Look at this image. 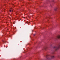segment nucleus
Masks as SVG:
<instances>
[{
  "instance_id": "nucleus-1",
  "label": "nucleus",
  "mask_w": 60,
  "mask_h": 60,
  "mask_svg": "<svg viewBox=\"0 0 60 60\" xmlns=\"http://www.w3.org/2000/svg\"><path fill=\"white\" fill-rule=\"evenodd\" d=\"M44 56L47 59V60H49V59H50V57L52 59H53V58H54L55 57V56H54V55L53 54H52L51 56H49V55H46V56Z\"/></svg>"
},
{
  "instance_id": "nucleus-2",
  "label": "nucleus",
  "mask_w": 60,
  "mask_h": 60,
  "mask_svg": "<svg viewBox=\"0 0 60 60\" xmlns=\"http://www.w3.org/2000/svg\"><path fill=\"white\" fill-rule=\"evenodd\" d=\"M54 48L55 49V51H56L59 49H60V44L58 46L54 47Z\"/></svg>"
},
{
  "instance_id": "nucleus-3",
  "label": "nucleus",
  "mask_w": 60,
  "mask_h": 60,
  "mask_svg": "<svg viewBox=\"0 0 60 60\" xmlns=\"http://www.w3.org/2000/svg\"><path fill=\"white\" fill-rule=\"evenodd\" d=\"M57 39H60V35L58 36L56 38H55L56 40H57Z\"/></svg>"
},
{
  "instance_id": "nucleus-4",
  "label": "nucleus",
  "mask_w": 60,
  "mask_h": 60,
  "mask_svg": "<svg viewBox=\"0 0 60 60\" xmlns=\"http://www.w3.org/2000/svg\"><path fill=\"white\" fill-rule=\"evenodd\" d=\"M48 49V47H46L44 49L46 50H47Z\"/></svg>"
},
{
  "instance_id": "nucleus-5",
  "label": "nucleus",
  "mask_w": 60,
  "mask_h": 60,
  "mask_svg": "<svg viewBox=\"0 0 60 60\" xmlns=\"http://www.w3.org/2000/svg\"><path fill=\"white\" fill-rule=\"evenodd\" d=\"M58 9V8H55L54 10L55 11H56V10H57V9Z\"/></svg>"
},
{
  "instance_id": "nucleus-6",
  "label": "nucleus",
  "mask_w": 60,
  "mask_h": 60,
  "mask_svg": "<svg viewBox=\"0 0 60 60\" xmlns=\"http://www.w3.org/2000/svg\"><path fill=\"white\" fill-rule=\"evenodd\" d=\"M12 11V10H11L10 9L9 10L10 12H11Z\"/></svg>"
},
{
  "instance_id": "nucleus-7",
  "label": "nucleus",
  "mask_w": 60,
  "mask_h": 60,
  "mask_svg": "<svg viewBox=\"0 0 60 60\" xmlns=\"http://www.w3.org/2000/svg\"><path fill=\"white\" fill-rule=\"evenodd\" d=\"M54 52H52V54H54Z\"/></svg>"
},
{
  "instance_id": "nucleus-8",
  "label": "nucleus",
  "mask_w": 60,
  "mask_h": 60,
  "mask_svg": "<svg viewBox=\"0 0 60 60\" xmlns=\"http://www.w3.org/2000/svg\"><path fill=\"white\" fill-rule=\"evenodd\" d=\"M57 57H59V56H57Z\"/></svg>"
},
{
  "instance_id": "nucleus-9",
  "label": "nucleus",
  "mask_w": 60,
  "mask_h": 60,
  "mask_svg": "<svg viewBox=\"0 0 60 60\" xmlns=\"http://www.w3.org/2000/svg\"><path fill=\"white\" fill-rule=\"evenodd\" d=\"M35 34H34V36H35Z\"/></svg>"
},
{
  "instance_id": "nucleus-10",
  "label": "nucleus",
  "mask_w": 60,
  "mask_h": 60,
  "mask_svg": "<svg viewBox=\"0 0 60 60\" xmlns=\"http://www.w3.org/2000/svg\"><path fill=\"white\" fill-rule=\"evenodd\" d=\"M3 42H4V43H4V41H3Z\"/></svg>"
},
{
  "instance_id": "nucleus-11",
  "label": "nucleus",
  "mask_w": 60,
  "mask_h": 60,
  "mask_svg": "<svg viewBox=\"0 0 60 60\" xmlns=\"http://www.w3.org/2000/svg\"><path fill=\"white\" fill-rule=\"evenodd\" d=\"M52 45H50V46H51Z\"/></svg>"
},
{
  "instance_id": "nucleus-12",
  "label": "nucleus",
  "mask_w": 60,
  "mask_h": 60,
  "mask_svg": "<svg viewBox=\"0 0 60 60\" xmlns=\"http://www.w3.org/2000/svg\"><path fill=\"white\" fill-rule=\"evenodd\" d=\"M11 9H12V8H11Z\"/></svg>"
},
{
  "instance_id": "nucleus-13",
  "label": "nucleus",
  "mask_w": 60,
  "mask_h": 60,
  "mask_svg": "<svg viewBox=\"0 0 60 60\" xmlns=\"http://www.w3.org/2000/svg\"><path fill=\"white\" fill-rule=\"evenodd\" d=\"M4 11H5L4 10Z\"/></svg>"
},
{
  "instance_id": "nucleus-14",
  "label": "nucleus",
  "mask_w": 60,
  "mask_h": 60,
  "mask_svg": "<svg viewBox=\"0 0 60 60\" xmlns=\"http://www.w3.org/2000/svg\"><path fill=\"white\" fill-rule=\"evenodd\" d=\"M4 47H5V45H4Z\"/></svg>"
},
{
  "instance_id": "nucleus-15",
  "label": "nucleus",
  "mask_w": 60,
  "mask_h": 60,
  "mask_svg": "<svg viewBox=\"0 0 60 60\" xmlns=\"http://www.w3.org/2000/svg\"><path fill=\"white\" fill-rule=\"evenodd\" d=\"M53 1V2H54V1Z\"/></svg>"
},
{
  "instance_id": "nucleus-16",
  "label": "nucleus",
  "mask_w": 60,
  "mask_h": 60,
  "mask_svg": "<svg viewBox=\"0 0 60 60\" xmlns=\"http://www.w3.org/2000/svg\"><path fill=\"white\" fill-rule=\"evenodd\" d=\"M9 37H10V36H9Z\"/></svg>"
}]
</instances>
